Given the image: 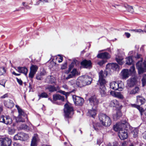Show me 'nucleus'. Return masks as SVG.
<instances>
[{
	"mask_svg": "<svg viewBox=\"0 0 146 146\" xmlns=\"http://www.w3.org/2000/svg\"><path fill=\"white\" fill-rule=\"evenodd\" d=\"M127 123L125 120H123L117 123L113 127L114 130L118 132V136L121 140H124L128 137L127 130L125 128Z\"/></svg>",
	"mask_w": 146,
	"mask_h": 146,
	"instance_id": "obj_1",
	"label": "nucleus"
},
{
	"mask_svg": "<svg viewBox=\"0 0 146 146\" xmlns=\"http://www.w3.org/2000/svg\"><path fill=\"white\" fill-rule=\"evenodd\" d=\"M108 74L107 71H105L104 73L102 70L100 71L99 73L98 83L100 85L99 90L102 96H105L107 94L106 90L105 87L106 82L105 78L107 75Z\"/></svg>",
	"mask_w": 146,
	"mask_h": 146,
	"instance_id": "obj_2",
	"label": "nucleus"
},
{
	"mask_svg": "<svg viewBox=\"0 0 146 146\" xmlns=\"http://www.w3.org/2000/svg\"><path fill=\"white\" fill-rule=\"evenodd\" d=\"M17 108L18 112V115L16 119L18 122H24L28 121V119L27 115L25 113L24 111L20 108L19 106L16 105Z\"/></svg>",
	"mask_w": 146,
	"mask_h": 146,
	"instance_id": "obj_3",
	"label": "nucleus"
},
{
	"mask_svg": "<svg viewBox=\"0 0 146 146\" xmlns=\"http://www.w3.org/2000/svg\"><path fill=\"white\" fill-rule=\"evenodd\" d=\"M99 119L102 124L106 127L110 126L111 123V120L110 117L105 114L100 113Z\"/></svg>",
	"mask_w": 146,
	"mask_h": 146,
	"instance_id": "obj_4",
	"label": "nucleus"
},
{
	"mask_svg": "<svg viewBox=\"0 0 146 146\" xmlns=\"http://www.w3.org/2000/svg\"><path fill=\"white\" fill-rule=\"evenodd\" d=\"M136 66L139 74H141L146 71V58L143 62L142 60L138 61L137 63Z\"/></svg>",
	"mask_w": 146,
	"mask_h": 146,
	"instance_id": "obj_5",
	"label": "nucleus"
},
{
	"mask_svg": "<svg viewBox=\"0 0 146 146\" xmlns=\"http://www.w3.org/2000/svg\"><path fill=\"white\" fill-rule=\"evenodd\" d=\"M64 111L65 113V117L69 118L70 116V115H72L73 113V109L71 105L68 104H65Z\"/></svg>",
	"mask_w": 146,
	"mask_h": 146,
	"instance_id": "obj_6",
	"label": "nucleus"
},
{
	"mask_svg": "<svg viewBox=\"0 0 146 146\" xmlns=\"http://www.w3.org/2000/svg\"><path fill=\"white\" fill-rule=\"evenodd\" d=\"M110 88L114 90L122 91L124 88V85L123 83H118L115 81L111 82L110 84Z\"/></svg>",
	"mask_w": 146,
	"mask_h": 146,
	"instance_id": "obj_7",
	"label": "nucleus"
},
{
	"mask_svg": "<svg viewBox=\"0 0 146 146\" xmlns=\"http://www.w3.org/2000/svg\"><path fill=\"white\" fill-rule=\"evenodd\" d=\"M72 98L74 104L76 106H82L84 103V99L82 98L73 95Z\"/></svg>",
	"mask_w": 146,
	"mask_h": 146,
	"instance_id": "obj_8",
	"label": "nucleus"
},
{
	"mask_svg": "<svg viewBox=\"0 0 146 146\" xmlns=\"http://www.w3.org/2000/svg\"><path fill=\"white\" fill-rule=\"evenodd\" d=\"M89 100L90 105L91 106L92 108H97L99 101L96 98L95 96L91 97L89 99Z\"/></svg>",
	"mask_w": 146,
	"mask_h": 146,
	"instance_id": "obj_9",
	"label": "nucleus"
},
{
	"mask_svg": "<svg viewBox=\"0 0 146 146\" xmlns=\"http://www.w3.org/2000/svg\"><path fill=\"white\" fill-rule=\"evenodd\" d=\"M11 142V140L7 137L0 138V146H9Z\"/></svg>",
	"mask_w": 146,
	"mask_h": 146,
	"instance_id": "obj_10",
	"label": "nucleus"
},
{
	"mask_svg": "<svg viewBox=\"0 0 146 146\" xmlns=\"http://www.w3.org/2000/svg\"><path fill=\"white\" fill-rule=\"evenodd\" d=\"M0 122L7 125L10 124L12 123V119L9 116L1 115L0 116Z\"/></svg>",
	"mask_w": 146,
	"mask_h": 146,
	"instance_id": "obj_11",
	"label": "nucleus"
},
{
	"mask_svg": "<svg viewBox=\"0 0 146 146\" xmlns=\"http://www.w3.org/2000/svg\"><path fill=\"white\" fill-rule=\"evenodd\" d=\"M92 81V78L88 76H85L83 77L82 82V86H84L91 84Z\"/></svg>",
	"mask_w": 146,
	"mask_h": 146,
	"instance_id": "obj_12",
	"label": "nucleus"
},
{
	"mask_svg": "<svg viewBox=\"0 0 146 146\" xmlns=\"http://www.w3.org/2000/svg\"><path fill=\"white\" fill-rule=\"evenodd\" d=\"M39 140L38 135L36 134H34L31 140L30 146H37Z\"/></svg>",
	"mask_w": 146,
	"mask_h": 146,
	"instance_id": "obj_13",
	"label": "nucleus"
},
{
	"mask_svg": "<svg viewBox=\"0 0 146 146\" xmlns=\"http://www.w3.org/2000/svg\"><path fill=\"white\" fill-rule=\"evenodd\" d=\"M130 73L128 69H124L120 73V76L123 79H126L130 76Z\"/></svg>",
	"mask_w": 146,
	"mask_h": 146,
	"instance_id": "obj_14",
	"label": "nucleus"
},
{
	"mask_svg": "<svg viewBox=\"0 0 146 146\" xmlns=\"http://www.w3.org/2000/svg\"><path fill=\"white\" fill-rule=\"evenodd\" d=\"M110 106L111 107H116L119 109L121 108L122 107V105H121L119 102L116 100L111 101L110 102Z\"/></svg>",
	"mask_w": 146,
	"mask_h": 146,
	"instance_id": "obj_15",
	"label": "nucleus"
},
{
	"mask_svg": "<svg viewBox=\"0 0 146 146\" xmlns=\"http://www.w3.org/2000/svg\"><path fill=\"white\" fill-rule=\"evenodd\" d=\"M107 69L109 68L113 70H118L119 69V67L117 64L116 63L108 64L106 66Z\"/></svg>",
	"mask_w": 146,
	"mask_h": 146,
	"instance_id": "obj_16",
	"label": "nucleus"
},
{
	"mask_svg": "<svg viewBox=\"0 0 146 146\" xmlns=\"http://www.w3.org/2000/svg\"><path fill=\"white\" fill-rule=\"evenodd\" d=\"M136 78L135 77L129 79L127 81V84L128 86L130 87L134 86L136 84Z\"/></svg>",
	"mask_w": 146,
	"mask_h": 146,
	"instance_id": "obj_17",
	"label": "nucleus"
},
{
	"mask_svg": "<svg viewBox=\"0 0 146 146\" xmlns=\"http://www.w3.org/2000/svg\"><path fill=\"white\" fill-rule=\"evenodd\" d=\"M16 70L19 72L24 74L25 75H27L28 70L25 67H18Z\"/></svg>",
	"mask_w": 146,
	"mask_h": 146,
	"instance_id": "obj_18",
	"label": "nucleus"
},
{
	"mask_svg": "<svg viewBox=\"0 0 146 146\" xmlns=\"http://www.w3.org/2000/svg\"><path fill=\"white\" fill-rule=\"evenodd\" d=\"M97 57L98 58L108 59L110 58V56L108 53L105 52L98 54Z\"/></svg>",
	"mask_w": 146,
	"mask_h": 146,
	"instance_id": "obj_19",
	"label": "nucleus"
},
{
	"mask_svg": "<svg viewBox=\"0 0 146 146\" xmlns=\"http://www.w3.org/2000/svg\"><path fill=\"white\" fill-rule=\"evenodd\" d=\"M92 63L90 60H85L81 62V64L84 68H87L91 65Z\"/></svg>",
	"mask_w": 146,
	"mask_h": 146,
	"instance_id": "obj_20",
	"label": "nucleus"
},
{
	"mask_svg": "<svg viewBox=\"0 0 146 146\" xmlns=\"http://www.w3.org/2000/svg\"><path fill=\"white\" fill-rule=\"evenodd\" d=\"M145 99L140 96H137V103L139 105H142L145 102Z\"/></svg>",
	"mask_w": 146,
	"mask_h": 146,
	"instance_id": "obj_21",
	"label": "nucleus"
},
{
	"mask_svg": "<svg viewBox=\"0 0 146 146\" xmlns=\"http://www.w3.org/2000/svg\"><path fill=\"white\" fill-rule=\"evenodd\" d=\"M97 108H92V109L89 110L88 111V113L92 117L94 118L96 115Z\"/></svg>",
	"mask_w": 146,
	"mask_h": 146,
	"instance_id": "obj_22",
	"label": "nucleus"
},
{
	"mask_svg": "<svg viewBox=\"0 0 146 146\" xmlns=\"http://www.w3.org/2000/svg\"><path fill=\"white\" fill-rule=\"evenodd\" d=\"M53 100L56 101L57 100H61L62 101H64V97L61 96L58 94L54 95L53 96Z\"/></svg>",
	"mask_w": 146,
	"mask_h": 146,
	"instance_id": "obj_23",
	"label": "nucleus"
},
{
	"mask_svg": "<svg viewBox=\"0 0 146 146\" xmlns=\"http://www.w3.org/2000/svg\"><path fill=\"white\" fill-rule=\"evenodd\" d=\"M123 59V57L120 54H118L116 56L115 60L120 65H122L123 64V62L122 61Z\"/></svg>",
	"mask_w": 146,
	"mask_h": 146,
	"instance_id": "obj_24",
	"label": "nucleus"
},
{
	"mask_svg": "<svg viewBox=\"0 0 146 146\" xmlns=\"http://www.w3.org/2000/svg\"><path fill=\"white\" fill-rule=\"evenodd\" d=\"M110 93L113 96L119 99H122L123 98V96L120 92H116L111 91L110 92Z\"/></svg>",
	"mask_w": 146,
	"mask_h": 146,
	"instance_id": "obj_25",
	"label": "nucleus"
},
{
	"mask_svg": "<svg viewBox=\"0 0 146 146\" xmlns=\"http://www.w3.org/2000/svg\"><path fill=\"white\" fill-rule=\"evenodd\" d=\"M124 6L128 12L131 13H133L134 12V9L132 6L127 4H125Z\"/></svg>",
	"mask_w": 146,
	"mask_h": 146,
	"instance_id": "obj_26",
	"label": "nucleus"
},
{
	"mask_svg": "<svg viewBox=\"0 0 146 146\" xmlns=\"http://www.w3.org/2000/svg\"><path fill=\"white\" fill-rule=\"evenodd\" d=\"M139 88L138 87H135L131 90L128 91V92L130 94H135L137 93L139 91Z\"/></svg>",
	"mask_w": 146,
	"mask_h": 146,
	"instance_id": "obj_27",
	"label": "nucleus"
},
{
	"mask_svg": "<svg viewBox=\"0 0 146 146\" xmlns=\"http://www.w3.org/2000/svg\"><path fill=\"white\" fill-rule=\"evenodd\" d=\"M141 105H136V104H132L131 106L132 107L135 108L137 109L141 113L143 111V109L142 107L140 106Z\"/></svg>",
	"mask_w": 146,
	"mask_h": 146,
	"instance_id": "obj_28",
	"label": "nucleus"
},
{
	"mask_svg": "<svg viewBox=\"0 0 146 146\" xmlns=\"http://www.w3.org/2000/svg\"><path fill=\"white\" fill-rule=\"evenodd\" d=\"M38 68V67L36 65H32L30 67V70L36 73Z\"/></svg>",
	"mask_w": 146,
	"mask_h": 146,
	"instance_id": "obj_29",
	"label": "nucleus"
},
{
	"mask_svg": "<svg viewBox=\"0 0 146 146\" xmlns=\"http://www.w3.org/2000/svg\"><path fill=\"white\" fill-rule=\"evenodd\" d=\"M6 72V70L5 67L1 66L0 67V75H3Z\"/></svg>",
	"mask_w": 146,
	"mask_h": 146,
	"instance_id": "obj_30",
	"label": "nucleus"
},
{
	"mask_svg": "<svg viewBox=\"0 0 146 146\" xmlns=\"http://www.w3.org/2000/svg\"><path fill=\"white\" fill-rule=\"evenodd\" d=\"M48 89L50 92H53L57 91L56 88L53 86H49L48 87Z\"/></svg>",
	"mask_w": 146,
	"mask_h": 146,
	"instance_id": "obj_31",
	"label": "nucleus"
},
{
	"mask_svg": "<svg viewBox=\"0 0 146 146\" xmlns=\"http://www.w3.org/2000/svg\"><path fill=\"white\" fill-rule=\"evenodd\" d=\"M133 62L132 58L131 56H129L127 58L126 64L128 65H131Z\"/></svg>",
	"mask_w": 146,
	"mask_h": 146,
	"instance_id": "obj_32",
	"label": "nucleus"
},
{
	"mask_svg": "<svg viewBox=\"0 0 146 146\" xmlns=\"http://www.w3.org/2000/svg\"><path fill=\"white\" fill-rule=\"evenodd\" d=\"M128 70L130 74H134L135 72V68L134 66H132L130 69Z\"/></svg>",
	"mask_w": 146,
	"mask_h": 146,
	"instance_id": "obj_33",
	"label": "nucleus"
},
{
	"mask_svg": "<svg viewBox=\"0 0 146 146\" xmlns=\"http://www.w3.org/2000/svg\"><path fill=\"white\" fill-rule=\"evenodd\" d=\"M48 63H49L48 67L50 68H52L56 64V63L54 61V59L50 61V62H48Z\"/></svg>",
	"mask_w": 146,
	"mask_h": 146,
	"instance_id": "obj_34",
	"label": "nucleus"
},
{
	"mask_svg": "<svg viewBox=\"0 0 146 146\" xmlns=\"http://www.w3.org/2000/svg\"><path fill=\"white\" fill-rule=\"evenodd\" d=\"M22 135V134H18L16 135L14 137V139L15 140H21L22 138L21 137V135Z\"/></svg>",
	"mask_w": 146,
	"mask_h": 146,
	"instance_id": "obj_35",
	"label": "nucleus"
},
{
	"mask_svg": "<svg viewBox=\"0 0 146 146\" xmlns=\"http://www.w3.org/2000/svg\"><path fill=\"white\" fill-rule=\"evenodd\" d=\"M143 86H145L146 83V74H145L143 76V78L141 79Z\"/></svg>",
	"mask_w": 146,
	"mask_h": 146,
	"instance_id": "obj_36",
	"label": "nucleus"
},
{
	"mask_svg": "<svg viewBox=\"0 0 146 146\" xmlns=\"http://www.w3.org/2000/svg\"><path fill=\"white\" fill-rule=\"evenodd\" d=\"M76 61V60H74V62H72L71 63L70 65L69 68L68 70V72H70L71 69L74 67Z\"/></svg>",
	"mask_w": 146,
	"mask_h": 146,
	"instance_id": "obj_37",
	"label": "nucleus"
},
{
	"mask_svg": "<svg viewBox=\"0 0 146 146\" xmlns=\"http://www.w3.org/2000/svg\"><path fill=\"white\" fill-rule=\"evenodd\" d=\"M70 73L74 77L77 74L78 72L76 69H73Z\"/></svg>",
	"mask_w": 146,
	"mask_h": 146,
	"instance_id": "obj_38",
	"label": "nucleus"
},
{
	"mask_svg": "<svg viewBox=\"0 0 146 146\" xmlns=\"http://www.w3.org/2000/svg\"><path fill=\"white\" fill-rule=\"evenodd\" d=\"M130 31H132L135 32V33H140L141 32H143V31L140 29H131L130 30Z\"/></svg>",
	"mask_w": 146,
	"mask_h": 146,
	"instance_id": "obj_39",
	"label": "nucleus"
},
{
	"mask_svg": "<svg viewBox=\"0 0 146 146\" xmlns=\"http://www.w3.org/2000/svg\"><path fill=\"white\" fill-rule=\"evenodd\" d=\"M138 133V131L137 129H136L134 130L132 132V133L133 135V137H135L137 136Z\"/></svg>",
	"mask_w": 146,
	"mask_h": 146,
	"instance_id": "obj_40",
	"label": "nucleus"
},
{
	"mask_svg": "<svg viewBox=\"0 0 146 146\" xmlns=\"http://www.w3.org/2000/svg\"><path fill=\"white\" fill-rule=\"evenodd\" d=\"M15 132L14 130L10 128H8V133L12 135L14 134Z\"/></svg>",
	"mask_w": 146,
	"mask_h": 146,
	"instance_id": "obj_41",
	"label": "nucleus"
},
{
	"mask_svg": "<svg viewBox=\"0 0 146 146\" xmlns=\"http://www.w3.org/2000/svg\"><path fill=\"white\" fill-rule=\"evenodd\" d=\"M36 73L34 72L31 70L30 71V72L29 74V77L31 78H33L34 77V75Z\"/></svg>",
	"mask_w": 146,
	"mask_h": 146,
	"instance_id": "obj_42",
	"label": "nucleus"
},
{
	"mask_svg": "<svg viewBox=\"0 0 146 146\" xmlns=\"http://www.w3.org/2000/svg\"><path fill=\"white\" fill-rule=\"evenodd\" d=\"M39 97V99L40 98H46V93L45 92H43L41 94H40L38 95Z\"/></svg>",
	"mask_w": 146,
	"mask_h": 146,
	"instance_id": "obj_43",
	"label": "nucleus"
},
{
	"mask_svg": "<svg viewBox=\"0 0 146 146\" xmlns=\"http://www.w3.org/2000/svg\"><path fill=\"white\" fill-rule=\"evenodd\" d=\"M118 144L117 142H113L112 144L109 143L108 145V146H118Z\"/></svg>",
	"mask_w": 146,
	"mask_h": 146,
	"instance_id": "obj_44",
	"label": "nucleus"
},
{
	"mask_svg": "<svg viewBox=\"0 0 146 146\" xmlns=\"http://www.w3.org/2000/svg\"><path fill=\"white\" fill-rule=\"evenodd\" d=\"M16 79L17 82L20 85H23V81L20 79H19L17 78H16Z\"/></svg>",
	"mask_w": 146,
	"mask_h": 146,
	"instance_id": "obj_45",
	"label": "nucleus"
},
{
	"mask_svg": "<svg viewBox=\"0 0 146 146\" xmlns=\"http://www.w3.org/2000/svg\"><path fill=\"white\" fill-rule=\"evenodd\" d=\"M117 116L119 118L121 116V111L119 110L117 111L116 114Z\"/></svg>",
	"mask_w": 146,
	"mask_h": 146,
	"instance_id": "obj_46",
	"label": "nucleus"
},
{
	"mask_svg": "<svg viewBox=\"0 0 146 146\" xmlns=\"http://www.w3.org/2000/svg\"><path fill=\"white\" fill-rule=\"evenodd\" d=\"M67 62H65L63 64L61 67V68L62 69H65L67 66Z\"/></svg>",
	"mask_w": 146,
	"mask_h": 146,
	"instance_id": "obj_47",
	"label": "nucleus"
},
{
	"mask_svg": "<svg viewBox=\"0 0 146 146\" xmlns=\"http://www.w3.org/2000/svg\"><path fill=\"white\" fill-rule=\"evenodd\" d=\"M59 92L62 94L65 95L66 96H67L68 95V92H65L62 91L61 90H60L59 91Z\"/></svg>",
	"mask_w": 146,
	"mask_h": 146,
	"instance_id": "obj_48",
	"label": "nucleus"
},
{
	"mask_svg": "<svg viewBox=\"0 0 146 146\" xmlns=\"http://www.w3.org/2000/svg\"><path fill=\"white\" fill-rule=\"evenodd\" d=\"M105 63V61L102 60L99 61L98 63V64H99L100 66L104 64Z\"/></svg>",
	"mask_w": 146,
	"mask_h": 146,
	"instance_id": "obj_49",
	"label": "nucleus"
},
{
	"mask_svg": "<svg viewBox=\"0 0 146 146\" xmlns=\"http://www.w3.org/2000/svg\"><path fill=\"white\" fill-rule=\"evenodd\" d=\"M74 76H73L72 74H71L70 73V74H68V76L66 78V79H70L71 78H72L74 77Z\"/></svg>",
	"mask_w": 146,
	"mask_h": 146,
	"instance_id": "obj_50",
	"label": "nucleus"
},
{
	"mask_svg": "<svg viewBox=\"0 0 146 146\" xmlns=\"http://www.w3.org/2000/svg\"><path fill=\"white\" fill-rule=\"evenodd\" d=\"M113 119L115 120H116L119 118L118 117L117 115L116 114L113 115Z\"/></svg>",
	"mask_w": 146,
	"mask_h": 146,
	"instance_id": "obj_51",
	"label": "nucleus"
},
{
	"mask_svg": "<svg viewBox=\"0 0 146 146\" xmlns=\"http://www.w3.org/2000/svg\"><path fill=\"white\" fill-rule=\"evenodd\" d=\"M6 82L5 81L3 80L2 81H0V85H1L3 86L4 87H5V83Z\"/></svg>",
	"mask_w": 146,
	"mask_h": 146,
	"instance_id": "obj_52",
	"label": "nucleus"
},
{
	"mask_svg": "<svg viewBox=\"0 0 146 146\" xmlns=\"http://www.w3.org/2000/svg\"><path fill=\"white\" fill-rule=\"evenodd\" d=\"M8 94L6 93V94H5L3 96H1L0 97V98L1 99L5 98H6L8 97Z\"/></svg>",
	"mask_w": 146,
	"mask_h": 146,
	"instance_id": "obj_53",
	"label": "nucleus"
},
{
	"mask_svg": "<svg viewBox=\"0 0 146 146\" xmlns=\"http://www.w3.org/2000/svg\"><path fill=\"white\" fill-rule=\"evenodd\" d=\"M58 56L60 57V58H58V62L59 63L61 62L63 60V58L59 54Z\"/></svg>",
	"mask_w": 146,
	"mask_h": 146,
	"instance_id": "obj_54",
	"label": "nucleus"
},
{
	"mask_svg": "<svg viewBox=\"0 0 146 146\" xmlns=\"http://www.w3.org/2000/svg\"><path fill=\"white\" fill-rule=\"evenodd\" d=\"M22 135H23L24 136L25 138H26V139H27L29 138V135L26 134H25V133H23L22 134Z\"/></svg>",
	"mask_w": 146,
	"mask_h": 146,
	"instance_id": "obj_55",
	"label": "nucleus"
},
{
	"mask_svg": "<svg viewBox=\"0 0 146 146\" xmlns=\"http://www.w3.org/2000/svg\"><path fill=\"white\" fill-rule=\"evenodd\" d=\"M24 8L23 7H19L18 9H16V10L14 11V12L17 11H21L22 9H24Z\"/></svg>",
	"mask_w": 146,
	"mask_h": 146,
	"instance_id": "obj_56",
	"label": "nucleus"
},
{
	"mask_svg": "<svg viewBox=\"0 0 146 146\" xmlns=\"http://www.w3.org/2000/svg\"><path fill=\"white\" fill-rule=\"evenodd\" d=\"M28 127V126L25 124H23L21 125V127L24 129H26Z\"/></svg>",
	"mask_w": 146,
	"mask_h": 146,
	"instance_id": "obj_57",
	"label": "nucleus"
},
{
	"mask_svg": "<svg viewBox=\"0 0 146 146\" xmlns=\"http://www.w3.org/2000/svg\"><path fill=\"white\" fill-rule=\"evenodd\" d=\"M142 136L144 139H146V131L143 133Z\"/></svg>",
	"mask_w": 146,
	"mask_h": 146,
	"instance_id": "obj_58",
	"label": "nucleus"
},
{
	"mask_svg": "<svg viewBox=\"0 0 146 146\" xmlns=\"http://www.w3.org/2000/svg\"><path fill=\"white\" fill-rule=\"evenodd\" d=\"M125 34L127 38H129L130 36V34L129 33L125 32Z\"/></svg>",
	"mask_w": 146,
	"mask_h": 146,
	"instance_id": "obj_59",
	"label": "nucleus"
},
{
	"mask_svg": "<svg viewBox=\"0 0 146 146\" xmlns=\"http://www.w3.org/2000/svg\"><path fill=\"white\" fill-rule=\"evenodd\" d=\"M62 87L66 90H67L68 89V87L67 85L65 84L63 85L62 86Z\"/></svg>",
	"mask_w": 146,
	"mask_h": 146,
	"instance_id": "obj_60",
	"label": "nucleus"
},
{
	"mask_svg": "<svg viewBox=\"0 0 146 146\" xmlns=\"http://www.w3.org/2000/svg\"><path fill=\"white\" fill-rule=\"evenodd\" d=\"M13 145V146H21V144L16 142L14 143Z\"/></svg>",
	"mask_w": 146,
	"mask_h": 146,
	"instance_id": "obj_61",
	"label": "nucleus"
},
{
	"mask_svg": "<svg viewBox=\"0 0 146 146\" xmlns=\"http://www.w3.org/2000/svg\"><path fill=\"white\" fill-rule=\"evenodd\" d=\"M12 74L16 76H19L21 74H17L15 72L13 71L12 72Z\"/></svg>",
	"mask_w": 146,
	"mask_h": 146,
	"instance_id": "obj_62",
	"label": "nucleus"
},
{
	"mask_svg": "<svg viewBox=\"0 0 146 146\" xmlns=\"http://www.w3.org/2000/svg\"><path fill=\"white\" fill-rule=\"evenodd\" d=\"M36 78L38 80H41L42 78L39 76H37Z\"/></svg>",
	"mask_w": 146,
	"mask_h": 146,
	"instance_id": "obj_63",
	"label": "nucleus"
},
{
	"mask_svg": "<svg viewBox=\"0 0 146 146\" xmlns=\"http://www.w3.org/2000/svg\"><path fill=\"white\" fill-rule=\"evenodd\" d=\"M40 3V2L39 1V0H38L37 1L36 3L34 4L35 5H39Z\"/></svg>",
	"mask_w": 146,
	"mask_h": 146,
	"instance_id": "obj_64",
	"label": "nucleus"
}]
</instances>
